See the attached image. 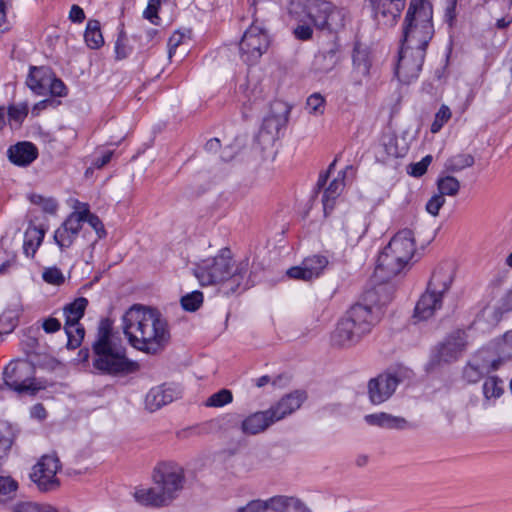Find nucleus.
I'll list each match as a JSON object with an SVG mask.
<instances>
[{"instance_id":"1","label":"nucleus","mask_w":512,"mask_h":512,"mask_svg":"<svg viewBox=\"0 0 512 512\" xmlns=\"http://www.w3.org/2000/svg\"><path fill=\"white\" fill-rule=\"evenodd\" d=\"M122 328L132 347L150 354L162 350L170 339L167 321L156 309L131 307L122 317Z\"/></svg>"},{"instance_id":"2","label":"nucleus","mask_w":512,"mask_h":512,"mask_svg":"<svg viewBox=\"0 0 512 512\" xmlns=\"http://www.w3.org/2000/svg\"><path fill=\"white\" fill-rule=\"evenodd\" d=\"M387 287L379 285L368 290L363 295L364 303H356L350 307L345 316L338 322L332 335V341L340 347H351L369 334L373 327L380 321L381 306L386 300H380L377 296L386 292Z\"/></svg>"},{"instance_id":"3","label":"nucleus","mask_w":512,"mask_h":512,"mask_svg":"<svg viewBox=\"0 0 512 512\" xmlns=\"http://www.w3.org/2000/svg\"><path fill=\"white\" fill-rule=\"evenodd\" d=\"M387 287L379 285L368 290L363 295L364 303H356L350 307L345 316L338 322L332 335V341L340 347H351L369 334L373 327L380 321L381 306L386 300H380L377 296L386 292Z\"/></svg>"},{"instance_id":"4","label":"nucleus","mask_w":512,"mask_h":512,"mask_svg":"<svg viewBox=\"0 0 512 512\" xmlns=\"http://www.w3.org/2000/svg\"><path fill=\"white\" fill-rule=\"evenodd\" d=\"M387 287L379 285L368 290L363 295L364 303H356L350 307L345 316L338 322L332 335V341L340 347H351L369 334L373 327L380 321L381 306L386 300H380L377 296L386 292Z\"/></svg>"},{"instance_id":"5","label":"nucleus","mask_w":512,"mask_h":512,"mask_svg":"<svg viewBox=\"0 0 512 512\" xmlns=\"http://www.w3.org/2000/svg\"><path fill=\"white\" fill-rule=\"evenodd\" d=\"M387 287L379 285L368 290L363 295L364 303H356L350 307L345 316L338 322L332 335V341L340 347H351L369 334L373 327L380 321L381 306L386 300H380L377 296L386 292Z\"/></svg>"},{"instance_id":"6","label":"nucleus","mask_w":512,"mask_h":512,"mask_svg":"<svg viewBox=\"0 0 512 512\" xmlns=\"http://www.w3.org/2000/svg\"><path fill=\"white\" fill-rule=\"evenodd\" d=\"M92 365L101 375L124 376L138 365L127 357V350L109 318L101 319L92 343Z\"/></svg>"},{"instance_id":"7","label":"nucleus","mask_w":512,"mask_h":512,"mask_svg":"<svg viewBox=\"0 0 512 512\" xmlns=\"http://www.w3.org/2000/svg\"><path fill=\"white\" fill-rule=\"evenodd\" d=\"M248 270V261L236 264L228 248L212 258H207L197 263L193 268V274L202 286L222 285L224 293H234L245 280Z\"/></svg>"},{"instance_id":"8","label":"nucleus","mask_w":512,"mask_h":512,"mask_svg":"<svg viewBox=\"0 0 512 512\" xmlns=\"http://www.w3.org/2000/svg\"><path fill=\"white\" fill-rule=\"evenodd\" d=\"M153 483V487L135 492L136 501L152 507L167 506L178 497L184 487V469L175 462H162L154 468Z\"/></svg>"},{"instance_id":"9","label":"nucleus","mask_w":512,"mask_h":512,"mask_svg":"<svg viewBox=\"0 0 512 512\" xmlns=\"http://www.w3.org/2000/svg\"><path fill=\"white\" fill-rule=\"evenodd\" d=\"M432 5L427 0H411L403 23L401 45L426 48L433 37Z\"/></svg>"},{"instance_id":"10","label":"nucleus","mask_w":512,"mask_h":512,"mask_svg":"<svg viewBox=\"0 0 512 512\" xmlns=\"http://www.w3.org/2000/svg\"><path fill=\"white\" fill-rule=\"evenodd\" d=\"M289 12L297 21L309 20L318 29L337 30L344 27L345 12L325 0H292Z\"/></svg>"},{"instance_id":"11","label":"nucleus","mask_w":512,"mask_h":512,"mask_svg":"<svg viewBox=\"0 0 512 512\" xmlns=\"http://www.w3.org/2000/svg\"><path fill=\"white\" fill-rule=\"evenodd\" d=\"M35 367L27 360L11 361L4 369L3 379L5 384L19 392L35 391Z\"/></svg>"},{"instance_id":"12","label":"nucleus","mask_w":512,"mask_h":512,"mask_svg":"<svg viewBox=\"0 0 512 512\" xmlns=\"http://www.w3.org/2000/svg\"><path fill=\"white\" fill-rule=\"evenodd\" d=\"M269 44L267 32L263 28L252 24L245 31L239 43L240 57L249 65L255 64L266 53Z\"/></svg>"},{"instance_id":"13","label":"nucleus","mask_w":512,"mask_h":512,"mask_svg":"<svg viewBox=\"0 0 512 512\" xmlns=\"http://www.w3.org/2000/svg\"><path fill=\"white\" fill-rule=\"evenodd\" d=\"M426 51L401 45L395 69L398 80L409 84L416 80L422 70Z\"/></svg>"},{"instance_id":"14","label":"nucleus","mask_w":512,"mask_h":512,"mask_svg":"<svg viewBox=\"0 0 512 512\" xmlns=\"http://www.w3.org/2000/svg\"><path fill=\"white\" fill-rule=\"evenodd\" d=\"M60 467V461L56 455H44L34 465L30 477L41 491H52L60 485L56 477Z\"/></svg>"},{"instance_id":"15","label":"nucleus","mask_w":512,"mask_h":512,"mask_svg":"<svg viewBox=\"0 0 512 512\" xmlns=\"http://www.w3.org/2000/svg\"><path fill=\"white\" fill-rule=\"evenodd\" d=\"M466 347V334L463 331H456L436 348L431 356V364L440 365L454 362L465 351Z\"/></svg>"},{"instance_id":"16","label":"nucleus","mask_w":512,"mask_h":512,"mask_svg":"<svg viewBox=\"0 0 512 512\" xmlns=\"http://www.w3.org/2000/svg\"><path fill=\"white\" fill-rule=\"evenodd\" d=\"M266 99V92L262 83L255 78H247L244 85H240L239 101L242 104V115L249 117V113L258 110Z\"/></svg>"},{"instance_id":"17","label":"nucleus","mask_w":512,"mask_h":512,"mask_svg":"<svg viewBox=\"0 0 512 512\" xmlns=\"http://www.w3.org/2000/svg\"><path fill=\"white\" fill-rule=\"evenodd\" d=\"M380 25L393 26L405 7V0H366Z\"/></svg>"},{"instance_id":"18","label":"nucleus","mask_w":512,"mask_h":512,"mask_svg":"<svg viewBox=\"0 0 512 512\" xmlns=\"http://www.w3.org/2000/svg\"><path fill=\"white\" fill-rule=\"evenodd\" d=\"M399 379L392 374H380L368 382V395L371 403L378 405L387 401L395 392Z\"/></svg>"},{"instance_id":"19","label":"nucleus","mask_w":512,"mask_h":512,"mask_svg":"<svg viewBox=\"0 0 512 512\" xmlns=\"http://www.w3.org/2000/svg\"><path fill=\"white\" fill-rule=\"evenodd\" d=\"M487 350H479L463 369V377L469 383H477L491 370H497L498 361L490 359Z\"/></svg>"},{"instance_id":"20","label":"nucleus","mask_w":512,"mask_h":512,"mask_svg":"<svg viewBox=\"0 0 512 512\" xmlns=\"http://www.w3.org/2000/svg\"><path fill=\"white\" fill-rule=\"evenodd\" d=\"M407 264L404 259L390 253L388 247H385L378 256L375 276L382 282L388 281L399 274Z\"/></svg>"},{"instance_id":"21","label":"nucleus","mask_w":512,"mask_h":512,"mask_svg":"<svg viewBox=\"0 0 512 512\" xmlns=\"http://www.w3.org/2000/svg\"><path fill=\"white\" fill-rule=\"evenodd\" d=\"M328 265V259L322 255L305 258L300 266L291 267L287 275L293 279L309 281L319 277Z\"/></svg>"},{"instance_id":"22","label":"nucleus","mask_w":512,"mask_h":512,"mask_svg":"<svg viewBox=\"0 0 512 512\" xmlns=\"http://www.w3.org/2000/svg\"><path fill=\"white\" fill-rule=\"evenodd\" d=\"M81 228L82 217L79 213L72 212L54 233V240L61 250L73 244Z\"/></svg>"},{"instance_id":"23","label":"nucleus","mask_w":512,"mask_h":512,"mask_svg":"<svg viewBox=\"0 0 512 512\" xmlns=\"http://www.w3.org/2000/svg\"><path fill=\"white\" fill-rule=\"evenodd\" d=\"M305 398L306 395L304 392L295 391L285 395L275 405L271 406L269 411L275 423L299 409Z\"/></svg>"},{"instance_id":"24","label":"nucleus","mask_w":512,"mask_h":512,"mask_svg":"<svg viewBox=\"0 0 512 512\" xmlns=\"http://www.w3.org/2000/svg\"><path fill=\"white\" fill-rule=\"evenodd\" d=\"M390 253L397 254L407 263L411 260L415 252V243L413 233L409 229L399 231L386 246Z\"/></svg>"},{"instance_id":"25","label":"nucleus","mask_w":512,"mask_h":512,"mask_svg":"<svg viewBox=\"0 0 512 512\" xmlns=\"http://www.w3.org/2000/svg\"><path fill=\"white\" fill-rule=\"evenodd\" d=\"M275 423L269 409L248 415L241 423V431L246 435H257Z\"/></svg>"},{"instance_id":"26","label":"nucleus","mask_w":512,"mask_h":512,"mask_svg":"<svg viewBox=\"0 0 512 512\" xmlns=\"http://www.w3.org/2000/svg\"><path fill=\"white\" fill-rule=\"evenodd\" d=\"M367 424L385 429L406 430L414 425L403 417L394 416L385 412L368 414L364 417Z\"/></svg>"},{"instance_id":"27","label":"nucleus","mask_w":512,"mask_h":512,"mask_svg":"<svg viewBox=\"0 0 512 512\" xmlns=\"http://www.w3.org/2000/svg\"><path fill=\"white\" fill-rule=\"evenodd\" d=\"M7 155L13 164L25 167L37 158L38 149L31 142L23 141L10 146Z\"/></svg>"},{"instance_id":"28","label":"nucleus","mask_w":512,"mask_h":512,"mask_svg":"<svg viewBox=\"0 0 512 512\" xmlns=\"http://www.w3.org/2000/svg\"><path fill=\"white\" fill-rule=\"evenodd\" d=\"M442 295L433 293L427 288L418 300L414 316L420 320H427L432 317L436 310L442 306Z\"/></svg>"},{"instance_id":"29","label":"nucleus","mask_w":512,"mask_h":512,"mask_svg":"<svg viewBox=\"0 0 512 512\" xmlns=\"http://www.w3.org/2000/svg\"><path fill=\"white\" fill-rule=\"evenodd\" d=\"M453 276L454 270L452 265H440L433 272L427 288L433 291V293L443 296L449 290Z\"/></svg>"},{"instance_id":"30","label":"nucleus","mask_w":512,"mask_h":512,"mask_svg":"<svg viewBox=\"0 0 512 512\" xmlns=\"http://www.w3.org/2000/svg\"><path fill=\"white\" fill-rule=\"evenodd\" d=\"M339 60V47L333 44L329 49L315 55L312 69L315 73H329L336 67Z\"/></svg>"},{"instance_id":"31","label":"nucleus","mask_w":512,"mask_h":512,"mask_svg":"<svg viewBox=\"0 0 512 512\" xmlns=\"http://www.w3.org/2000/svg\"><path fill=\"white\" fill-rule=\"evenodd\" d=\"M176 397L177 394L175 390L171 388H166L164 386L154 387L146 395V408L149 411L154 412L162 406L171 403Z\"/></svg>"},{"instance_id":"32","label":"nucleus","mask_w":512,"mask_h":512,"mask_svg":"<svg viewBox=\"0 0 512 512\" xmlns=\"http://www.w3.org/2000/svg\"><path fill=\"white\" fill-rule=\"evenodd\" d=\"M348 170L352 171L353 168L351 166H348L346 168V170L343 172H340L338 177L335 178L329 184V186L325 189L323 197H322L323 208H324L325 214H327L328 212L333 210L336 198L343 191V188L345 186L344 178H345V174Z\"/></svg>"},{"instance_id":"33","label":"nucleus","mask_w":512,"mask_h":512,"mask_svg":"<svg viewBox=\"0 0 512 512\" xmlns=\"http://www.w3.org/2000/svg\"><path fill=\"white\" fill-rule=\"evenodd\" d=\"M343 238L347 243L355 244L365 235L367 227L360 218H347L343 223Z\"/></svg>"},{"instance_id":"34","label":"nucleus","mask_w":512,"mask_h":512,"mask_svg":"<svg viewBox=\"0 0 512 512\" xmlns=\"http://www.w3.org/2000/svg\"><path fill=\"white\" fill-rule=\"evenodd\" d=\"M372 60L369 51L360 45L355 46L353 51V67L355 73L362 78H367L370 74Z\"/></svg>"},{"instance_id":"35","label":"nucleus","mask_w":512,"mask_h":512,"mask_svg":"<svg viewBox=\"0 0 512 512\" xmlns=\"http://www.w3.org/2000/svg\"><path fill=\"white\" fill-rule=\"evenodd\" d=\"M87 305L88 300L84 297L77 298L72 303L66 305L63 308L65 326L79 325V321L84 316Z\"/></svg>"},{"instance_id":"36","label":"nucleus","mask_w":512,"mask_h":512,"mask_svg":"<svg viewBox=\"0 0 512 512\" xmlns=\"http://www.w3.org/2000/svg\"><path fill=\"white\" fill-rule=\"evenodd\" d=\"M26 83L33 92L43 95L48 91L49 73L41 68L32 67Z\"/></svg>"},{"instance_id":"37","label":"nucleus","mask_w":512,"mask_h":512,"mask_svg":"<svg viewBox=\"0 0 512 512\" xmlns=\"http://www.w3.org/2000/svg\"><path fill=\"white\" fill-rule=\"evenodd\" d=\"M75 213H79L82 217V223L86 222L95 232V237L91 240L90 246L93 248L94 245L100 240L106 237L105 227L100 220V218L91 213L87 207H85L81 211H74Z\"/></svg>"},{"instance_id":"38","label":"nucleus","mask_w":512,"mask_h":512,"mask_svg":"<svg viewBox=\"0 0 512 512\" xmlns=\"http://www.w3.org/2000/svg\"><path fill=\"white\" fill-rule=\"evenodd\" d=\"M495 349L498 355V359H495L498 361V367L502 362L512 359V329L495 342Z\"/></svg>"},{"instance_id":"39","label":"nucleus","mask_w":512,"mask_h":512,"mask_svg":"<svg viewBox=\"0 0 512 512\" xmlns=\"http://www.w3.org/2000/svg\"><path fill=\"white\" fill-rule=\"evenodd\" d=\"M85 42L91 49H98L104 43L100 30V23L97 20H89L84 34Z\"/></svg>"},{"instance_id":"40","label":"nucleus","mask_w":512,"mask_h":512,"mask_svg":"<svg viewBox=\"0 0 512 512\" xmlns=\"http://www.w3.org/2000/svg\"><path fill=\"white\" fill-rule=\"evenodd\" d=\"M474 162V157L471 154H457L447 159L445 170L450 173H457L473 166Z\"/></svg>"},{"instance_id":"41","label":"nucleus","mask_w":512,"mask_h":512,"mask_svg":"<svg viewBox=\"0 0 512 512\" xmlns=\"http://www.w3.org/2000/svg\"><path fill=\"white\" fill-rule=\"evenodd\" d=\"M503 382L497 376L488 377L482 386L483 395L486 401L501 397L504 392Z\"/></svg>"},{"instance_id":"42","label":"nucleus","mask_w":512,"mask_h":512,"mask_svg":"<svg viewBox=\"0 0 512 512\" xmlns=\"http://www.w3.org/2000/svg\"><path fill=\"white\" fill-rule=\"evenodd\" d=\"M44 238V232L36 227H33L26 232V237L24 241V252L27 256H33L40 246L42 240Z\"/></svg>"},{"instance_id":"43","label":"nucleus","mask_w":512,"mask_h":512,"mask_svg":"<svg viewBox=\"0 0 512 512\" xmlns=\"http://www.w3.org/2000/svg\"><path fill=\"white\" fill-rule=\"evenodd\" d=\"M437 188L439 194L445 196H456L460 190V182L453 176L447 175L438 178Z\"/></svg>"},{"instance_id":"44","label":"nucleus","mask_w":512,"mask_h":512,"mask_svg":"<svg viewBox=\"0 0 512 512\" xmlns=\"http://www.w3.org/2000/svg\"><path fill=\"white\" fill-rule=\"evenodd\" d=\"M66 334H67V348L68 349H76L78 348L85 335L84 328L80 325H68L64 326Z\"/></svg>"},{"instance_id":"45","label":"nucleus","mask_w":512,"mask_h":512,"mask_svg":"<svg viewBox=\"0 0 512 512\" xmlns=\"http://www.w3.org/2000/svg\"><path fill=\"white\" fill-rule=\"evenodd\" d=\"M288 113L289 111L285 110L284 115L271 114L267 116L263 121V129L267 130L269 133H278V131L286 124Z\"/></svg>"},{"instance_id":"46","label":"nucleus","mask_w":512,"mask_h":512,"mask_svg":"<svg viewBox=\"0 0 512 512\" xmlns=\"http://www.w3.org/2000/svg\"><path fill=\"white\" fill-rule=\"evenodd\" d=\"M452 113L450 108L442 104L436 112L434 121L431 124L430 131L435 134L438 133L442 127L451 119Z\"/></svg>"},{"instance_id":"47","label":"nucleus","mask_w":512,"mask_h":512,"mask_svg":"<svg viewBox=\"0 0 512 512\" xmlns=\"http://www.w3.org/2000/svg\"><path fill=\"white\" fill-rule=\"evenodd\" d=\"M8 119L9 122H14L17 125H21L24 119L28 115V104L27 103H18L13 104L8 107Z\"/></svg>"},{"instance_id":"48","label":"nucleus","mask_w":512,"mask_h":512,"mask_svg":"<svg viewBox=\"0 0 512 512\" xmlns=\"http://www.w3.org/2000/svg\"><path fill=\"white\" fill-rule=\"evenodd\" d=\"M233 400L232 392L228 389H221L220 391L212 394L206 401L207 407H223L231 403Z\"/></svg>"},{"instance_id":"49","label":"nucleus","mask_w":512,"mask_h":512,"mask_svg":"<svg viewBox=\"0 0 512 512\" xmlns=\"http://www.w3.org/2000/svg\"><path fill=\"white\" fill-rule=\"evenodd\" d=\"M18 489V483L10 476H0V502L12 497Z\"/></svg>"},{"instance_id":"50","label":"nucleus","mask_w":512,"mask_h":512,"mask_svg":"<svg viewBox=\"0 0 512 512\" xmlns=\"http://www.w3.org/2000/svg\"><path fill=\"white\" fill-rule=\"evenodd\" d=\"M293 497L278 495L265 500L267 510L271 509L275 512H288Z\"/></svg>"},{"instance_id":"51","label":"nucleus","mask_w":512,"mask_h":512,"mask_svg":"<svg viewBox=\"0 0 512 512\" xmlns=\"http://www.w3.org/2000/svg\"><path fill=\"white\" fill-rule=\"evenodd\" d=\"M203 303V294L200 291H193L181 298V305L184 310L194 312Z\"/></svg>"},{"instance_id":"52","label":"nucleus","mask_w":512,"mask_h":512,"mask_svg":"<svg viewBox=\"0 0 512 512\" xmlns=\"http://www.w3.org/2000/svg\"><path fill=\"white\" fill-rule=\"evenodd\" d=\"M325 109V99L319 93H314L307 98L306 110L309 114L322 115Z\"/></svg>"},{"instance_id":"53","label":"nucleus","mask_w":512,"mask_h":512,"mask_svg":"<svg viewBox=\"0 0 512 512\" xmlns=\"http://www.w3.org/2000/svg\"><path fill=\"white\" fill-rule=\"evenodd\" d=\"M42 278L45 282L53 285H60L64 282L65 278L61 270L57 267L45 269Z\"/></svg>"},{"instance_id":"54","label":"nucleus","mask_w":512,"mask_h":512,"mask_svg":"<svg viewBox=\"0 0 512 512\" xmlns=\"http://www.w3.org/2000/svg\"><path fill=\"white\" fill-rule=\"evenodd\" d=\"M432 162V156L427 155L424 158H422L421 161L412 163L409 168V173L414 177H421L424 175L427 171L428 166Z\"/></svg>"},{"instance_id":"55","label":"nucleus","mask_w":512,"mask_h":512,"mask_svg":"<svg viewBox=\"0 0 512 512\" xmlns=\"http://www.w3.org/2000/svg\"><path fill=\"white\" fill-rule=\"evenodd\" d=\"M444 204L445 198L440 194H435L426 203V211L432 216H437Z\"/></svg>"},{"instance_id":"56","label":"nucleus","mask_w":512,"mask_h":512,"mask_svg":"<svg viewBox=\"0 0 512 512\" xmlns=\"http://www.w3.org/2000/svg\"><path fill=\"white\" fill-rule=\"evenodd\" d=\"M160 0H149L148 5L144 11V17L152 24H158V10L160 8Z\"/></svg>"},{"instance_id":"57","label":"nucleus","mask_w":512,"mask_h":512,"mask_svg":"<svg viewBox=\"0 0 512 512\" xmlns=\"http://www.w3.org/2000/svg\"><path fill=\"white\" fill-rule=\"evenodd\" d=\"M267 505L264 500L256 499L248 502L245 506L237 508V512H266Z\"/></svg>"},{"instance_id":"58","label":"nucleus","mask_w":512,"mask_h":512,"mask_svg":"<svg viewBox=\"0 0 512 512\" xmlns=\"http://www.w3.org/2000/svg\"><path fill=\"white\" fill-rule=\"evenodd\" d=\"M48 91L54 96H64L66 94V86L57 78H52L49 74Z\"/></svg>"},{"instance_id":"59","label":"nucleus","mask_w":512,"mask_h":512,"mask_svg":"<svg viewBox=\"0 0 512 512\" xmlns=\"http://www.w3.org/2000/svg\"><path fill=\"white\" fill-rule=\"evenodd\" d=\"M185 39V35L180 32H175L171 35V37L168 40V55L169 58L172 57V55L175 53V50L177 47H179Z\"/></svg>"},{"instance_id":"60","label":"nucleus","mask_w":512,"mask_h":512,"mask_svg":"<svg viewBox=\"0 0 512 512\" xmlns=\"http://www.w3.org/2000/svg\"><path fill=\"white\" fill-rule=\"evenodd\" d=\"M312 34H313V30L307 24L298 25L294 29V35L299 40H303V41L309 40L312 38Z\"/></svg>"},{"instance_id":"61","label":"nucleus","mask_w":512,"mask_h":512,"mask_svg":"<svg viewBox=\"0 0 512 512\" xmlns=\"http://www.w3.org/2000/svg\"><path fill=\"white\" fill-rule=\"evenodd\" d=\"M42 328L48 334L55 333L60 330L61 323L58 319L54 317H48L43 320Z\"/></svg>"},{"instance_id":"62","label":"nucleus","mask_w":512,"mask_h":512,"mask_svg":"<svg viewBox=\"0 0 512 512\" xmlns=\"http://www.w3.org/2000/svg\"><path fill=\"white\" fill-rule=\"evenodd\" d=\"M69 19L75 23H81L85 19V13L78 5H73L69 13Z\"/></svg>"},{"instance_id":"63","label":"nucleus","mask_w":512,"mask_h":512,"mask_svg":"<svg viewBox=\"0 0 512 512\" xmlns=\"http://www.w3.org/2000/svg\"><path fill=\"white\" fill-rule=\"evenodd\" d=\"M288 512H312L300 499L293 497Z\"/></svg>"},{"instance_id":"64","label":"nucleus","mask_w":512,"mask_h":512,"mask_svg":"<svg viewBox=\"0 0 512 512\" xmlns=\"http://www.w3.org/2000/svg\"><path fill=\"white\" fill-rule=\"evenodd\" d=\"M500 309H502L503 312H508L512 309V288L503 297Z\"/></svg>"}]
</instances>
